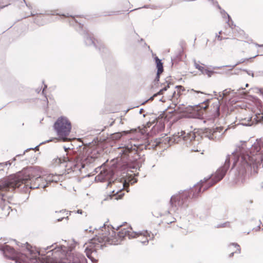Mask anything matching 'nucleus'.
Instances as JSON below:
<instances>
[{
    "instance_id": "6ab92c4d",
    "label": "nucleus",
    "mask_w": 263,
    "mask_h": 263,
    "mask_svg": "<svg viewBox=\"0 0 263 263\" xmlns=\"http://www.w3.org/2000/svg\"><path fill=\"white\" fill-rule=\"evenodd\" d=\"M52 164L53 166L56 167L60 165H63V160L61 158H57L53 160Z\"/></svg>"
},
{
    "instance_id": "39448f33",
    "label": "nucleus",
    "mask_w": 263,
    "mask_h": 263,
    "mask_svg": "<svg viewBox=\"0 0 263 263\" xmlns=\"http://www.w3.org/2000/svg\"><path fill=\"white\" fill-rule=\"evenodd\" d=\"M3 251L6 257L19 263H43L40 257V252L29 245L24 250V253L17 252L7 245L3 247Z\"/></svg>"
},
{
    "instance_id": "72a5a7b5",
    "label": "nucleus",
    "mask_w": 263,
    "mask_h": 263,
    "mask_svg": "<svg viewBox=\"0 0 263 263\" xmlns=\"http://www.w3.org/2000/svg\"><path fill=\"white\" fill-rule=\"evenodd\" d=\"M174 222V221H169V222H168V221H167V223H172V222Z\"/></svg>"
},
{
    "instance_id": "20e7f679",
    "label": "nucleus",
    "mask_w": 263,
    "mask_h": 263,
    "mask_svg": "<svg viewBox=\"0 0 263 263\" xmlns=\"http://www.w3.org/2000/svg\"><path fill=\"white\" fill-rule=\"evenodd\" d=\"M47 253L51 252L52 257L49 255L44 259L46 263H87V259L82 254H71V250L67 251L65 247H58L56 244L47 247Z\"/></svg>"
},
{
    "instance_id": "b1692460",
    "label": "nucleus",
    "mask_w": 263,
    "mask_h": 263,
    "mask_svg": "<svg viewBox=\"0 0 263 263\" xmlns=\"http://www.w3.org/2000/svg\"><path fill=\"white\" fill-rule=\"evenodd\" d=\"M255 45L257 47H260V48H263V44L260 45V44L256 43ZM259 53H262V54H263V51L258 50V54L257 55H255L254 57H255L258 55Z\"/></svg>"
},
{
    "instance_id": "aec40b11",
    "label": "nucleus",
    "mask_w": 263,
    "mask_h": 263,
    "mask_svg": "<svg viewBox=\"0 0 263 263\" xmlns=\"http://www.w3.org/2000/svg\"><path fill=\"white\" fill-rule=\"evenodd\" d=\"M231 246H233L235 248V251L232 252L230 253V257L233 256L234 253H239L240 252V247L238 245L235 244V243H233L231 245Z\"/></svg>"
},
{
    "instance_id": "7ed1b4c3",
    "label": "nucleus",
    "mask_w": 263,
    "mask_h": 263,
    "mask_svg": "<svg viewBox=\"0 0 263 263\" xmlns=\"http://www.w3.org/2000/svg\"><path fill=\"white\" fill-rule=\"evenodd\" d=\"M48 183L44 176L33 178H31L29 175H14L0 181V194L3 196L4 193L13 191L22 184H24L26 188L35 189H44L47 186Z\"/></svg>"
},
{
    "instance_id": "f3484780",
    "label": "nucleus",
    "mask_w": 263,
    "mask_h": 263,
    "mask_svg": "<svg viewBox=\"0 0 263 263\" xmlns=\"http://www.w3.org/2000/svg\"><path fill=\"white\" fill-rule=\"evenodd\" d=\"M116 184H119V189L117 191V192L118 193L119 191H121L122 190H123L124 187V183L121 182L119 181V180H115L114 181L112 182H109L108 185H110L111 187L112 186H117Z\"/></svg>"
},
{
    "instance_id": "9b49d317",
    "label": "nucleus",
    "mask_w": 263,
    "mask_h": 263,
    "mask_svg": "<svg viewBox=\"0 0 263 263\" xmlns=\"http://www.w3.org/2000/svg\"><path fill=\"white\" fill-rule=\"evenodd\" d=\"M155 60L157 68V76L155 80L158 82L159 81L160 75L163 71V63L161 62V61L157 57H155Z\"/></svg>"
},
{
    "instance_id": "f8f14e48",
    "label": "nucleus",
    "mask_w": 263,
    "mask_h": 263,
    "mask_svg": "<svg viewBox=\"0 0 263 263\" xmlns=\"http://www.w3.org/2000/svg\"><path fill=\"white\" fill-rule=\"evenodd\" d=\"M176 90L174 91L173 97L174 98L178 99L181 96L184 95L186 89L185 88L181 85H177L176 86Z\"/></svg>"
},
{
    "instance_id": "ddd939ff",
    "label": "nucleus",
    "mask_w": 263,
    "mask_h": 263,
    "mask_svg": "<svg viewBox=\"0 0 263 263\" xmlns=\"http://www.w3.org/2000/svg\"><path fill=\"white\" fill-rule=\"evenodd\" d=\"M234 39L238 41H243L248 38L247 34L243 30H240L234 33Z\"/></svg>"
},
{
    "instance_id": "dca6fc26",
    "label": "nucleus",
    "mask_w": 263,
    "mask_h": 263,
    "mask_svg": "<svg viewBox=\"0 0 263 263\" xmlns=\"http://www.w3.org/2000/svg\"><path fill=\"white\" fill-rule=\"evenodd\" d=\"M209 105L208 102H203L201 103L198 106L196 107L197 111L199 112V115H202L204 111H205L206 109L208 108Z\"/></svg>"
},
{
    "instance_id": "f03ea898",
    "label": "nucleus",
    "mask_w": 263,
    "mask_h": 263,
    "mask_svg": "<svg viewBox=\"0 0 263 263\" xmlns=\"http://www.w3.org/2000/svg\"><path fill=\"white\" fill-rule=\"evenodd\" d=\"M107 243L117 245L119 243V239L112 227L104 225L100 229L98 235L85 244V251L88 258L92 262H97L99 260L98 250Z\"/></svg>"
},
{
    "instance_id": "a211bd4d",
    "label": "nucleus",
    "mask_w": 263,
    "mask_h": 263,
    "mask_svg": "<svg viewBox=\"0 0 263 263\" xmlns=\"http://www.w3.org/2000/svg\"><path fill=\"white\" fill-rule=\"evenodd\" d=\"M59 176L54 175L53 174H49L46 176V179L47 180V182H57L59 180Z\"/></svg>"
},
{
    "instance_id": "0eeeda50",
    "label": "nucleus",
    "mask_w": 263,
    "mask_h": 263,
    "mask_svg": "<svg viewBox=\"0 0 263 263\" xmlns=\"http://www.w3.org/2000/svg\"><path fill=\"white\" fill-rule=\"evenodd\" d=\"M63 160V166L65 167V171L68 173L77 169L80 170L84 167L86 163L89 162L88 157L83 159L81 154L77 156L73 160L69 158V157H64Z\"/></svg>"
},
{
    "instance_id": "bb28decb",
    "label": "nucleus",
    "mask_w": 263,
    "mask_h": 263,
    "mask_svg": "<svg viewBox=\"0 0 263 263\" xmlns=\"http://www.w3.org/2000/svg\"><path fill=\"white\" fill-rule=\"evenodd\" d=\"M187 92H189L190 93L192 94L193 92H196V93H199L200 92V91H196V90H194V89H191V90H187Z\"/></svg>"
},
{
    "instance_id": "2f4dec72",
    "label": "nucleus",
    "mask_w": 263,
    "mask_h": 263,
    "mask_svg": "<svg viewBox=\"0 0 263 263\" xmlns=\"http://www.w3.org/2000/svg\"><path fill=\"white\" fill-rule=\"evenodd\" d=\"M90 41H91L92 43H94L93 41H92V39L91 38H88Z\"/></svg>"
},
{
    "instance_id": "5701e85b",
    "label": "nucleus",
    "mask_w": 263,
    "mask_h": 263,
    "mask_svg": "<svg viewBox=\"0 0 263 263\" xmlns=\"http://www.w3.org/2000/svg\"><path fill=\"white\" fill-rule=\"evenodd\" d=\"M202 73L207 74L209 77H211L214 73V72L205 69L204 70V72Z\"/></svg>"
},
{
    "instance_id": "7c9ffc66",
    "label": "nucleus",
    "mask_w": 263,
    "mask_h": 263,
    "mask_svg": "<svg viewBox=\"0 0 263 263\" xmlns=\"http://www.w3.org/2000/svg\"><path fill=\"white\" fill-rule=\"evenodd\" d=\"M192 151H194V152H199L200 151L198 150V149H192Z\"/></svg>"
},
{
    "instance_id": "c85d7f7f",
    "label": "nucleus",
    "mask_w": 263,
    "mask_h": 263,
    "mask_svg": "<svg viewBox=\"0 0 263 263\" xmlns=\"http://www.w3.org/2000/svg\"><path fill=\"white\" fill-rule=\"evenodd\" d=\"M224 224V226L223 227H229L230 226V223L229 222H226Z\"/></svg>"
},
{
    "instance_id": "1a4fd4ad",
    "label": "nucleus",
    "mask_w": 263,
    "mask_h": 263,
    "mask_svg": "<svg viewBox=\"0 0 263 263\" xmlns=\"http://www.w3.org/2000/svg\"><path fill=\"white\" fill-rule=\"evenodd\" d=\"M138 147L136 145H132V144L127 145L123 147H119L120 154L122 158H125L128 156L130 154H137L138 151Z\"/></svg>"
},
{
    "instance_id": "a878e982",
    "label": "nucleus",
    "mask_w": 263,
    "mask_h": 263,
    "mask_svg": "<svg viewBox=\"0 0 263 263\" xmlns=\"http://www.w3.org/2000/svg\"><path fill=\"white\" fill-rule=\"evenodd\" d=\"M216 115H215V117H218L219 115V106L218 105H216Z\"/></svg>"
},
{
    "instance_id": "423d86ee",
    "label": "nucleus",
    "mask_w": 263,
    "mask_h": 263,
    "mask_svg": "<svg viewBox=\"0 0 263 263\" xmlns=\"http://www.w3.org/2000/svg\"><path fill=\"white\" fill-rule=\"evenodd\" d=\"M230 158H227L223 166L218 169L214 174H213L211 178L204 182L198 183L195 185L191 192V195L192 198L198 197L201 193V189L203 191L206 190L211 186H212L217 182L221 180L225 176L230 165Z\"/></svg>"
},
{
    "instance_id": "393cba45",
    "label": "nucleus",
    "mask_w": 263,
    "mask_h": 263,
    "mask_svg": "<svg viewBox=\"0 0 263 263\" xmlns=\"http://www.w3.org/2000/svg\"><path fill=\"white\" fill-rule=\"evenodd\" d=\"M148 237H150V236H146L144 238V239H143V240H141V242L145 244L146 243H147L148 242Z\"/></svg>"
},
{
    "instance_id": "4468645a",
    "label": "nucleus",
    "mask_w": 263,
    "mask_h": 263,
    "mask_svg": "<svg viewBox=\"0 0 263 263\" xmlns=\"http://www.w3.org/2000/svg\"><path fill=\"white\" fill-rule=\"evenodd\" d=\"M10 207L8 204H5L0 208V218L7 217L10 213Z\"/></svg>"
},
{
    "instance_id": "4be33fe9",
    "label": "nucleus",
    "mask_w": 263,
    "mask_h": 263,
    "mask_svg": "<svg viewBox=\"0 0 263 263\" xmlns=\"http://www.w3.org/2000/svg\"><path fill=\"white\" fill-rule=\"evenodd\" d=\"M195 67L196 69H198L202 72H204V70L205 69L204 67L202 65H200L197 63H195Z\"/></svg>"
},
{
    "instance_id": "412c9836",
    "label": "nucleus",
    "mask_w": 263,
    "mask_h": 263,
    "mask_svg": "<svg viewBox=\"0 0 263 263\" xmlns=\"http://www.w3.org/2000/svg\"><path fill=\"white\" fill-rule=\"evenodd\" d=\"M222 34H224L225 35H227L226 32H223L222 31H219V35L216 36V37L218 40L221 41L222 39H227L226 37L222 36Z\"/></svg>"
},
{
    "instance_id": "6e6552de",
    "label": "nucleus",
    "mask_w": 263,
    "mask_h": 263,
    "mask_svg": "<svg viewBox=\"0 0 263 263\" xmlns=\"http://www.w3.org/2000/svg\"><path fill=\"white\" fill-rule=\"evenodd\" d=\"M54 127L58 135L62 138L63 141H67V136L69 135L71 125L68 119L64 117H61L58 119L54 124Z\"/></svg>"
},
{
    "instance_id": "cd10ccee",
    "label": "nucleus",
    "mask_w": 263,
    "mask_h": 263,
    "mask_svg": "<svg viewBox=\"0 0 263 263\" xmlns=\"http://www.w3.org/2000/svg\"><path fill=\"white\" fill-rule=\"evenodd\" d=\"M77 213L80 214H82L83 213V211L82 210H78L77 211Z\"/></svg>"
},
{
    "instance_id": "2eb2a0df",
    "label": "nucleus",
    "mask_w": 263,
    "mask_h": 263,
    "mask_svg": "<svg viewBox=\"0 0 263 263\" xmlns=\"http://www.w3.org/2000/svg\"><path fill=\"white\" fill-rule=\"evenodd\" d=\"M171 85V82L166 81L164 83L162 84L161 86L162 88L155 95H154V97L157 96L158 95H163L164 92L167 90L168 88H170V85Z\"/></svg>"
},
{
    "instance_id": "473e14b6",
    "label": "nucleus",
    "mask_w": 263,
    "mask_h": 263,
    "mask_svg": "<svg viewBox=\"0 0 263 263\" xmlns=\"http://www.w3.org/2000/svg\"><path fill=\"white\" fill-rule=\"evenodd\" d=\"M249 59H247L243 61V62H245L246 61H248L249 60Z\"/></svg>"
},
{
    "instance_id": "c756f323",
    "label": "nucleus",
    "mask_w": 263,
    "mask_h": 263,
    "mask_svg": "<svg viewBox=\"0 0 263 263\" xmlns=\"http://www.w3.org/2000/svg\"><path fill=\"white\" fill-rule=\"evenodd\" d=\"M251 117H249L248 118H245L244 119L245 120H247L248 121H251Z\"/></svg>"
},
{
    "instance_id": "f704fd0d",
    "label": "nucleus",
    "mask_w": 263,
    "mask_h": 263,
    "mask_svg": "<svg viewBox=\"0 0 263 263\" xmlns=\"http://www.w3.org/2000/svg\"><path fill=\"white\" fill-rule=\"evenodd\" d=\"M230 29L229 28L228 29H226V31L230 30Z\"/></svg>"
},
{
    "instance_id": "f257e3e1",
    "label": "nucleus",
    "mask_w": 263,
    "mask_h": 263,
    "mask_svg": "<svg viewBox=\"0 0 263 263\" xmlns=\"http://www.w3.org/2000/svg\"><path fill=\"white\" fill-rule=\"evenodd\" d=\"M238 147L241 155L238 159V164L232 181L235 184L245 183L258 174L259 168L263 167V153L260 152L258 143L252 145L249 151H246V142H241Z\"/></svg>"
},
{
    "instance_id": "9d476101",
    "label": "nucleus",
    "mask_w": 263,
    "mask_h": 263,
    "mask_svg": "<svg viewBox=\"0 0 263 263\" xmlns=\"http://www.w3.org/2000/svg\"><path fill=\"white\" fill-rule=\"evenodd\" d=\"M132 229L129 227H121L119 229L118 234L116 236L119 239V243L123 238L128 237L129 238L132 236Z\"/></svg>"
}]
</instances>
